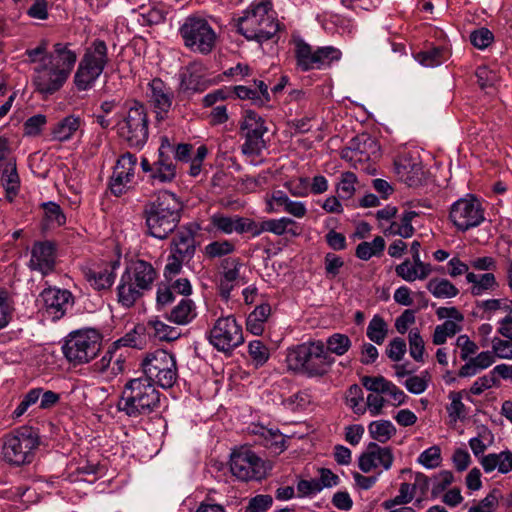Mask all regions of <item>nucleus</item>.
<instances>
[{
	"mask_svg": "<svg viewBox=\"0 0 512 512\" xmlns=\"http://www.w3.org/2000/svg\"><path fill=\"white\" fill-rule=\"evenodd\" d=\"M12 311L13 307L9 292L6 289L0 288V329L9 323Z\"/></svg>",
	"mask_w": 512,
	"mask_h": 512,
	"instance_id": "57",
	"label": "nucleus"
},
{
	"mask_svg": "<svg viewBox=\"0 0 512 512\" xmlns=\"http://www.w3.org/2000/svg\"><path fill=\"white\" fill-rule=\"evenodd\" d=\"M156 278L157 272L151 263L142 259L131 262L117 286L118 303L125 308L133 307L152 288Z\"/></svg>",
	"mask_w": 512,
	"mask_h": 512,
	"instance_id": "4",
	"label": "nucleus"
},
{
	"mask_svg": "<svg viewBox=\"0 0 512 512\" xmlns=\"http://www.w3.org/2000/svg\"><path fill=\"white\" fill-rule=\"evenodd\" d=\"M108 46L104 40L94 39L85 49L74 75L79 91L91 89L109 63Z\"/></svg>",
	"mask_w": 512,
	"mask_h": 512,
	"instance_id": "7",
	"label": "nucleus"
},
{
	"mask_svg": "<svg viewBox=\"0 0 512 512\" xmlns=\"http://www.w3.org/2000/svg\"><path fill=\"white\" fill-rule=\"evenodd\" d=\"M393 462L394 454L391 447L370 442L365 451L359 456L358 466L364 473H369L377 468L388 471L392 468Z\"/></svg>",
	"mask_w": 512,
	"mask_h": 512,
	"instance_id": "21",
	"label": "nucleus"
},
{
	"mask_svg": "<svg viewBox=\"0 0 512 512\" xmlns=\"http://www.w3.org/2000/svg\"><path fill=\"white\" fill-rule=\"evenodd\" d=\"M341 51L332 46L320 47L313 51L311 46L299 39L295 42V57L302 71L324 69L340 60Z\"/></svg>",
	"mask_w": 512,
	"mask_h": 512,
	"instance_id": "15",
	"label": "nucleus"
},
{
	"mask_svg": "<svg viewBox=\"0 0 512 512\" xmlns=\"http://www.w3.org/2000/svg\"><path fill=\"white\" fill-rule=\"evenodd\" d=\"M184 46L194 53L209 54L216 44V33L209 22L200 16H189L179 28Z\"/></svg>",
	"mask_w": 512,
	"mask_h": 512,
	"instance_id": "9",
	"label": "nucleus"
},
{
	"mask_svg": "<svg viewBox=\"0 0 512 512\" xmlns=\"http://www.w3.org/2000/svg\"><path fill=\"white\" fill-rule=\"evenodd\" d=\"M501 492L499 489H493L477 505L469 508L468 512H495L498 507Z\"/></svg>",
	"mask_w": 512,
	"mask_h": 512,
	"instance_id": "53",
	"label": "nucleus"
},
{
	"mask_svg": "<svg viewBox=\"0 0 512 512\" xmlns=\"http://www.w3.org/2000/svg\"><path fill=\"white\" fill-rule=\"evenodd\" d=\"M196 316L197 310L194 301L190 298L182 297L171 309L168 320L178 325H187L191 323Z\"/></svg>",
	"mask_w": 512,
	"mask_h": 512,
	"instance_id": "31",
	"label": "nucleus"
},
{
	"mask_svg": "<svg viewBox=\"0 0 512 512\" xmlns=\"http://www.w3.org/2000/svg\"><path fill=\"white\" fill-rule=\"evenodd\" d=\"M465 391H451L448 395L451 403L446 407L451 422L456 423L458 420H464L467 417V409L462 402Z\"/></svg>",
	"mask_w": 512,
	"mask_h": 512,
	"instance_id": "42",
	"label": "nucleus"
},
{
	"mask_svg": "<svg viewBox=\"0 0 512 512\" xmlns=\"http://www.w3.org/2000/svg\"><path fill=\"white\" fill-rule=\"evenodd\" d=\"M160 397L151 381L144 377L133 378L124 385L117 408L133 418L149 415L159 409Z\"/></svg>",
	"mask_w": 512,
	"mask_h": 512,
	"instance_id": "3",
	"label": "nucleus"
},
{
	"mask_svg": "<svg viewBox=\"0 0 512 512\" xmlns=\"http://www.w3.org/2000/svg\"><path fill=\"white\" fill-rule=\"evenodd\" d=\"M271 313L269 304L257 306L247 317L246 328L254 335H261L264 331V323Z\"/></svg>",
	"mask_w": 512,
	"mask_h": 512,
	"instance_id": "35",
	"label": "nucleus"
},
{
	"mask_svg": "<svg viewBox=\"0 0 512 512\" xmlns=\"http://www.w3.org/2000/svg\"><path fill=\"white\" fill-rule=\"evenodd\" d=\"M387 333L388 326L385 320L379 315H374L367 327V337L372 342L381 345L384 342Z\"/></svg>",
	"mask_w": 512,
	"mask_h": 512,
	"instance_id": "43",
	"label": "nucleus"
},
{
	"mask_svg": "<svg viewBox=\"0 0 512 512\" xmlns=\"http://www.w3.org/2000/svg\"><path fill=\"white\" fill-rule=\"evenodd\" d=\"M497 286L496 278L493 273L480 275L477 285H472L470 291L473 296H480L485 291L494 289Z\"/></svg>",
	"mask_w": 512,
	"mask_h": 512,
	"instance_id": "62",
	"label": "nucleus"
},
{
	"mask_svg": "<svg viewBox=\"0 0 512 512\" xmlns=\"http://www.w3.org/2000/svg\"><path fill=\"white\" fill-rule=\"evenodd\" d=\"M475 76L479 87L483 90L492 88L498 80L497 74L486 66L478 67Z\"/></svg>",
	"mask_w": 512,
	"mask_h": 512,
	"instance_id": "60",
	"label": "nucleus"
},
{
	"mask_svg": "<svg viewBox=\"0 0 512 512\" xmlns=\"http://www.w3.org/2000/svg\"><path fill=\"white\" fill-rule=\"evenodd\" d=\"M119 265V260H113L103 263L102 265L88 268L84 271L85 279L96 290H108L115 281V271Z\"/></svg>",
	"mask_w": 512,
	"mask_h": 512,
	"instance_id": "27",
	"label": "nucleus"
},
{
	"mask_svg": "<svg viewBox=\"0 0 512 512\" xmlns=\"http://www.w3.org/2000/svg\"><path fill=\"white\" fill-rule=\"evenodd\" d=\"M117 133L130 147L141 148L148 140V117L143 104L133 101L123 119L117 123Z\"/></svg>",
	"mask_w": 512,
	"mask_h": 512,
	"instance_id": "11",
	"label": "nucleus"
},
{
	"mask_svg": "<svg viewBox=\"0 0 512 512\" xmlns=\"http://www.w3.org/2000/svg\"><path fill=\"white\" fill-rule=\"evenodd\" d=\"M148 326L153 329L154 336L161 341L171 342L178 339L181 335L176 327L169 326L158 319L150 320Z\"/></svg>",
	"mask_w": 512,
	"mask_h": 512,
	"instance_id": "45",
	"label": "nucleus"
},
{
	"mask_svg": "<svg viewBox=\"0 0 512 512\" xmlns=\"http://www.w3.org/2000/svg\"><path fill=\"white\" fill-rule=\"evenodd\" d=\"M363 399L362 388L357 384L351 385L346 393V402L355 414L363 415L365 413L366 407L362 405Z\"/></svg>",
	"mask_w": 512,
	"mask_h": 512,
	"instance_id": "49",
	"label": "nucleus"
},
{
	"mask_svg": "<svg viewBox=\"0 0 512 512\" xmlns=\"http://www.w3.org/2000/svg\"><path fill=\"white\" fill-rule=\"evenodd\" d=\"M461 330V327L452 320H446L443 324L437 325L432 337L433 344L442 345L448 337L454 336Z\"/></svg>",
	"mask_w": 512,
	"mask_h": 512,
	"instance_id": "48",
	"label": "nucleus"
},
{
	"mask_svg": "<svg viewBox=\"0 0 512 512\" xmlns=\"http://www.w3.org/2000/svg\"><path fill=\"white\" fill-rule=\"evenodd\" d=\"M242 266L239 258H225L221 262L223 271V279L221 280V294L228 297L233 288V282L239 277V270Z\"/></svg>",
	"mask_w": 512,
	"mask_h": 512,
	"instance_id": "34",
	"label": "nucleus"
},
{
	"mask_svg": "<svg viewBox=\"0 0 512 512\" xmlns=\"http://www.w3.org/2000/svg\"><path fill=\"white\" fill-rule=\"evenodd\" d=\"M144 378L164 389L173 387L178 377L175 356L166 350L157 349L142 360Z\"/></svg>",
	"mask_w": 512,
	"mask_h": 512,
	"instance_id": "8",
	"label": "nucleus"
},
{
	"mask_svg": "<svg viewBox=\"0 0 512 512\" xmlns=\"http://www.w3.org/2000/svg\"><path fill=\"white\" fill-rule=\"evenodd\" d=\"M286 362L292 371L308 377H321L328 372L334 358L326 351L325 344L318 340L288 349Z\"/></svg>",
	"mask_w": 512,
	"mask_h": 512,
	"instance_id": "5",
	"label": "nucleus"
},
{
	"mask_svg": "<svg viewBox=\"0 0 512 512\" xmlns=\"http://www.w3.org/2000/svg\"><path fill=\"white\" fill-rule=\"evenodd\" d=\"M149 102L156 113L157 120H164L174 101V92L163 80L154 78L148 84Z\"/></svg>",
	"mask_w": 512,
	"mask_h": 512,
	"instance_id": "22",
	"label": "nucleus"
},
{
	"mask_svg": "<svg viewBox=\"0 0 512 512\" xmlns=\"http://www.w3.org/2000/svg\"><path fill=\"white\" fill-rule=\"evenodd\" d=\"M368 430L371 438L379 443H386L396 434V428L389 420L373 421Z\"/></svg>",
	"mask_w": 512,
	"mask_h": 512,
	"instance_id": "40",
	"label": "nucleus"
},
{
	"mask_svg": "<svg viewBox=\"0 0 512 512\" xmlns=\"http://www.w3.org/2000/svg\"><path fill=\"white\" fill-rule=\"evenodd\" d=\"M417 461L428 469L439 467L442 461L440 448L436 445L429 447L419 455Z\"/></svg>",
	"mask_w": 512,
	"mask_h": 512,
	"instance_id": "54",
	"label": "nucleus"
},
{
	"mask_svg": "<svg viewBox=\"0 0 512 512\" xmlns=\"http://www.w3.org/2000/svg\"><path fill=\"white\" fill-rule=\"evenodd\" d=\"M137 158L130 152H126L119 157L109 180V189L111 193L120 197L128 190V184L133 180Z\"/></svg>",
	"mask_w": 512,
	"mask_h": 512,
	"instance_id": "20",
	"label": "nucleus"
},
{
	"mask_svg": "<svg viewBox=\"0 0 512 512\" xmlns=\"http://www.w3.org/2000/svg\"><path fill=\"white\" fill-rule=\"evenodd\" d=\"M449 219L457 230L465 232L479 226L485 220L484 210L476 197L468 195L451 205Z\"/></svg>",
	"mask_w": 512,
	"mask_h": 512,
	"instance_id": "17",
	"label": "nucleus"
},
{
	"mask_svg": "<svg viewBox=\"0 0 512 512\" xmlns=\"http://www.w3.org/2000/svg\"><path fill=\"white\" fill-rule=\"evenodd\" d=\"M480 463L486 473L497 469L499 473L507 474L512 470V452L505 450L500 453H490L483 456Z\"/></svg>",
	"mask_w": 512,
	"mask_h": 512,
	"instance_id": "32",
	"label": "nucleus"
},
{
	"mask_svg": "<svg viewBox=\"0 0 512 512\" xmlns=\"http://www.w3.org/2000/svg\"><path fill=\"white\" fill-rule=\"evenodd\" d=\"M379 156L380 147L377 141L364 133L353 137L349 145L341 151L342 159L352 162L356 168L358 163L362 165Z\"/></svg>",
	"mask_w": 512,
	"mask_h": 512,
	"instance_id": "19",
	"label": "nucleus"
},
{
	"mask_svg": "<svg viewBox=\"0 0 512 512\" xmlns=\"http://www.w3.org/2000/svg\"><path fill=\"white\" fill-rule=\"evenodd\" d=\"M273 503L270 495H257L253 497L247 506V512H266Z\"/></svg>",
	"mask_w": 512,
	"mask_h": 512,
	"instance_id": "64",
	"label": "nucleus"
},
{
	"mask_svg": "<svg viewBox=\"0 0 512 512\" xmlns=\"http://www.w3.org/2000/svg\"><path fill=\"white\" fill-rule=\"evenodd\" d=\"M432 481L431 495L432 498H437L443 491L446 490L454 481V475L449 470L440 471L438 474L430 478Z\"/></svg>",
	"mask_w": 512,
	"mask_h": 512,
	"instance_id": "50",
	"label": "nucleus"
},
{
	"mask_svg": "<svg viewBox=\"0 0 512 512\" xmlns=\"http://www.w3.org/2000/svg\"><path fill=\"white\" fill-rule=\"evenodd\" d=\"M362 385L369 391L381 393L390 397L392 404L400 406L405 403L407 395L398 388L393 382L388 381L383 376H364L361 379Z\"/></svg>",
	"mask_w": 512,
	"mask_h": 512,
	"instance_id": "28",
	"label": "nucleus"
},
{
	"mask_svg": "<svg viewBox=\"0 0 512 512\" xmlns=\"http://www.w3.org/2000/svg\"><path fill=\"white\" fill-rule=\"evenodd\" d=\"M240 131L245 139L241 146V151L247 156H259L266 148L264 134L268 128L264 118L252 110H246L242 121L240 122Z\"/></svg>",
	"mask_w": 512,
	"mask_h": 512,
	"instance_id": "14",
	"label": "nucleus"
},
{
	"mask_svg": "<svg viewBox=\"0 0 512 512\" xmlns=\"http://www.w3.org/2000/svg\"><path fill=\"white\" fill-rule=\"evenodd\" d=\"M180 87L183 91L203 92L208 84L195 67H188L180 76Z\"/></svg>",
	"mask_w": 512,
	"mask_h": 512,
	"instance_id": "38",
	"label": "nucleus"
},
{
	"mask_svg": "<svg viewBox=\"0 0 512 512\" xmlns=\"http://www.w3.org/2000/svg\"><path fill=\"white\" fill-rule=\"evenodd\" d=\"M231 473L242 481L261 480L271 465L246 446L234 449L230 455Z\"/></svg>",
	"mask_w": 512,
	"mask_h": 512,
	"instance_id": "12",
	"label": "nucleus"
},
{
	"mask_svg": "<svg viewBox=\"0 0 512 512\" xmlns=\"http://www.w3.org/2000/svg\"><path fill=\"white\" fill-rule=\"evenodd\" d=\"M427 290L436 298H453L458 295V288L444 278H432L426 285Z\"/></svg>",
	"mask_w": 512,
	"mask_h": 512,
	"instance_id": "39",
	"label": "nucleus"
},
{
	"mask_svg": "<svg viewBox=\"0 0 512 512\" xmlns=\"http://www.w3.org/2000/svg\"><path fill=\"white\" fill-rule=\"evenodd\" d=\"M238 32L248 40L259 43L272 39L279 31L280 25L270 0L254 1L239 17Z\"/></svg>",
	"mask_w": 512,
	"mask_h": 512,
	"instance_id": "2",
	"label": "nucleus"
},
{
	"mask_svg": "<svg viewBox=\"0 0 512 512\" xmlns=\"http://www.w3.org/2000/svg\"><path fill=\"white\" fill-rule=\"evenodd\" d=\"M445 50L442 47H432L425 51H420L415 55V59L424 67H435L444 61Z\"/></svg>",
	"mask_w": 512,
	"mask_h": 512,
	"instance_id": "44",
	"label": "nucleus"
},
{
	"mask_svg": "<svg viewBox=\"0 0 512 512\" xmlns=\"http://www.w3.org/2000/svg\"><path fill=\"white\" fill-rule=\"evenodd\" d=\"M81 126V118L75 115H68L51 128V136L53 140L65 142L70 140Z\"/></svg>",
	"mask_w": 512,
	"mask_h": 512,
	"instance_id": "33",
	"label": "nucleus"
},
{
	"mask_svg": "<svg viewBox=\"0 0 512 512\" xmlns=\"http://www.w3.org/2000/svg\"><path fill=\"white\" fill-rule=\"evenodd\" d=\"M406 353V342L403 338L396 337L390 341L386 348V354L392 361H400Z\"/></svg>",
	"mask_w": 512,
	"mask_h": 512,
	"instance_id": "63",
	"label": "nucleus"
},
{
	"mask_svg": "<svg viewBox=\"0 0 512 512\" xmlns=\"http://www.w3.org/2000/svg\"><path fill=\"white\" fill-rule=\"evenodd\" d=\"M47 123V117L43 114H37L29 117L23 124L24 135L26 136H38L43 127Z\"/></svg>",
	"mask_w": 512,
	"mask_h": 512,
	"instance_id": "59",
	"label": "nucleus"
},
{
	"mask_svg": "<svg viewBox=\"0 0 512 512\" xmlns=\"http://www.w3.org/2000/svg\"><path fill=\"white\" fill-rule=\"evenodd\" d=\"M385 249V240L381 236H377L372 242L363 241L356 247V256L364 261L369 260L373 256H380Z\"/></svg>",
	"mask_w": 512,
	"mask_h": 512,
	"instance_id": "41",
	"label": "nucleus"
},
{
	"mask_svg": "<svg viewBox=\"0 0 512 512\" xmlns=\"http://www.w3.org/2000/svg\"><path fill=\"white\" fill-rule=\"evenodd\" d=\"M68 77L56 64H50L42 57L34 68L32 84L36 92L47 97L60 90Z\"/></svg>",
	"mask_w": 512,
	"mask_h": 512,
	"instance_id": "18",
	"label": "nucleus"
},
{
	"mask_svg": "<svg viewBox=\"0 0 512 512\" xmlns=\"http://www.w3.org/2000/svg\"><path fill=\"white\" fill-rule=\"evenodd\" d=\"M235 246L229 240L213 241L204 248V255L209 259L220 258L233 253Z\"/></svg>",
	"mask_w": 512,
	"mask_h": 512,
	"instance_id": "47",
	"label": "nucleus"
},
{
	"mask_svg": "<svg viewBox=\"0 0 512 512\" xmlns=\"http://www.w3.org/2000/svg\"><path fill=\"white\" fill-rule=\"evenodd\" d=\"M45 218L51 225L62 226L66 223V216L61 207L55 202L43 203Z\"/></svg>",
	"mask_w": 512,
	"mask_h": 512,
	"instance_id": "55",
	"label": "nucleus"
},
{
	"mask_svg": "<svg viewBox=\"0 0 512 512\" xmlns=\"http://www.w3.org/2000/svg\"><path fill=\"white\" fill-rule=\"evenodd\" d=\"M42 394V388H33L29 390L22 398L18 406L12 412L13 418H19L24 415L29 407L36 404Z\"/></svg>",
	"mask_w": 512,
	"mask_h": 512,
	"instance_id": "52",
	"label": "nucleus"
},
{
	"mask_svg": "<svg viewBox=\"0 0 512 512\" xmlns=\"http://www.w3.org/2000/svg\"><path fill=\"white\" fill-rule=\"evenodd\" d=\"M171 146L162 143L158 149V159L153 163V174L149 175L152 184L169 183L176 177V165L169 155Z\"/></svg>",
	"mask_w": 512,
	"mask_h": 512,
	"instance_id": "26",
	"label": "nucleus"
},
{
	"mask_svg": "<svg viewBox=\"0 0 512 512\" xmlns=\"http://www.w3.org/2000/svg\"><path fill=\"white\" fill-rule=\"evenodd\" d=\"M327 347H325L328 353L336 354L337 356L344 355L351 347L350 338L341 333H335L328 337L327 339Z\"/></svg>",
	"mask_w": 512,
	"mask_h": 512,
	"instance_id": "46",
	"label": "nucleus"
},
{
	"mask_svg": "<svg viewBox=\"0 0 512 512\" xmlns=\"http://www.w3.org/2000/svg\"><path fill=\"white\" fill-rule=\"evenodd\" d=\"M295 222L287 217L280 219H269L264 221V228L267 232H271L275 235H283L290 231L289 226Z\"/></svg>",
	"mask_w": 512,
	"mask_h": 512,
	"instance_id": "58",
	"label": "nucleus"
},
{
	"mask_svg": "<svg viewBox=\"0 0 512 512\" xmlns=\"http://www.w3.org/2000/svg\"><path fill=\"white\" fill-rule=\"evenodd\" d=\"M493 40V33L484 27L474 30L470 34V41L472 45L478 49L487 48L493 42Z\"/></svg>",
	"mask_w": 512,
	"mask_h": 512,
	"instance_id": "61",
	"label": "nucleus"
},
{
	"mask_svg": "<svg viewBox=\"0 0 512 512\" xmlns=\"http://www.w3.org/2000/svg\"><path fill=\"white\" fill-rule=\"evenodd\" d=\"M40 299L48 316L53 320H59L72 304L73 296L68 290L49 287L41 292Z\"/></svg>",
	"mask_w": 512,
	"mask_h": 512,
	"instance_id": "24",
	"label": "nucleus"
},
{
	"mask_svg": "<svg viewBox=\"0 0 512 512\" xmlns=\"http://www.w3.org/2000/svg\"><path fill=\"white\" fill-rule=\"evenodd\" d=\"M208 340L216 350L230 355L244 343L242 326L232 315L220 317L210 329Z\"/></svg>",
	"mask_w": 512,
	"mask_h": 512,
	"instance_id": "13",
	"label": "nucleus"
},
{
	"mask_svg": "<svg viewBox=\"0 0 512 512\" xmlns=\"http://www.w3.org/2000/svg\"><path fill=\"white\" fill-rule=\"evenodd\" d=\"M48 63L57 65L61 71H64L68 76L70 75L76 61L77 55L74 51L69 49V44L56 43L54 45L53 53L43 57Z\"/></svg>",
	"mask_w": 512,
	"mask_h": 512,
	"instance_id": "30",
	"label": "nucleus"
},
{
	"mask_svg": "<svg viewBox=\"0 0 512 512\" xmlns=\"http://www.w3.org/2000/svg\"><path fill=\"white\" fill-rule=\"evenodd\" d=\"M413 477L414 481L412 483H401L398 495L383 501L381 506L384 509H390L395 506L407 505L413 502L415 507L421 508L423 501L427 499L431 479L422 472H415Z\"/></svg>",
	"mask_w": 512,
	"mask_h": 512,
	"instance_id": "16",
	"label": "nucleus"
},
{
	"mask_svg": "<svg viewBox=\"0 0 512 512\" xmlns=\"http://www.w3.org/2000/svg\"><path fill=\"white\" fill-rule=\"evenodd\" d=\"M409 352L411 357L417 362H423L425 350L424 340L418 329H411L408 335Z\"/></svg>",
	"mask_w": 512,
	"mask_h": 512,
	"instance_id": "51",
	"label": "nucleus"
},
{
	"mask_svg": "<svg viewBox=\"0 0 512 512\" xmlns=\"http://www.w3.org/2000/svg\"><path fill=\"white\" fill-rule=\"evenodd\" d=\"M248 352L256 367L263 366L270 356L268 348L259 340L249 343Z\"/></svg>",
	"mask_w": 512,
	"mask_h": 512,
	"instance_id": "56",
	"label": "nucleus"
},
{
	"mask_svg": "<svg viewBox=\"0 0 512 512\" xmlns=\"http://www.w3.org/2000/svg\"><path fill=\"white\" fill-rule=\"evenodd\" d=\"M101 340V334L95 329L77 330L68 335L62 350L70 363H88L99 353Z\"/></svg>",
	"mask_w": 512,
	"mask_h": 512,
	"instance_id": "10",
	"label": "nucleus"
},
{
	"mask_svg": "<svg viewBox=\"0 0 512 512\" xmlns=\"http://www.w3.org/2000/svg\"><path fill=\"white\" fill-rule=\"evenodd\" d=\"M3 186L8 195H16L20 188V178L17 172L16 160L8 159L1 170Z\"/></svg>",
	"mask_w": 512,
	"mask_h": 512,
	"instance_id": "37",
	"label": "nucleus"
},
{
	"mask_svg": "<svg viewBox=\"0 0 512 512\" xmlns=\"http://www.w3.org/2000/svg\"><path fill=\"white\" fill-rule=\"evenodd\" d=\"M40 445V436L36 429L21 426L5 434L2 438L3 459L15 466L30 464Z\"/></svg>",
	"mask_w": 512,
	"mask_h": 512,
	"instance_id": "6",
	"label": "nucleus"
},
{
	"mask_svg": "<svg viewBox=\"0 0 512 512\" xmlns=\"http://www.w3.org/2000/svg\"><path fill=\"white\" fill-rule=\"evenodd\" d=\"M56 246L51 241H37L31 249L29 268L48 275L55 268Z\"/></svg>",
	"mask_w": 512,
	"mask_h": 512,
	"instance_id": "25",
	"label": "nucleus"
},
{
	"mask_svg": "<svg viewBox=\"0 0 512 512\" xmlns=\"http://www.w3.org/2000/svg\"><path fill=\"white\" fill-rule=\"evenodd\" d=\"M183 204L176 194L161 191L155 199L148 201L142 211L146 234L164 240L178 227Z\"/></svg>",
	"mask_w": 512,
	"mask_h": 512,
	"instance_id": "1",
	"label": "nucleus"
},
{
	"mask_svg": "<svg viewBox=\"0 0 512 512\" xmlns=\"http://www.w3.org/2000/svg\"><path fill=\"white\" fill-rule=\"evenodd\" d=\"M394 170L398 179L409 187L422 184L424 171L421 161L409 154L398 156L394 161Z\"/></svg>",
	"mask_w": 512,
	"mask_h": 512,
	"instance_id": "23",
	"label": "nucleus"
},
{
	"mask_svg": "<svg viewBox=\"0 0 512 512\" xmlns=\"http://www.w3.org/2000/svg\"><path fill=\"white\" fill-rule=\"evenodd\" d=\"M241 221L242 217L237 215L227 216L216 213L210 217V224L213 229L222 234H232L233 232L239 234Z\"/></svg>",
	"mask_w": 512,
	"mask_h": 512,
	"instance_id": "36",
	"label": "nucleus"
},
{
	"mask_svg": "<svg viewBox=\"0 0 512 512\" xmlns=\"http://www.w3.org/2000/svg\"><path fill=\"white\" fill-rule=\"evenodd\" d=\"M195 250V232L191 226H183L172 239L171 252L179 255L181 259L191 260Z\"/></svg>",
	"mask_w": 512,
	"mask_h": 512,
	"instance_id": "29",
	"label": "nucleus"
}]
</instances>
